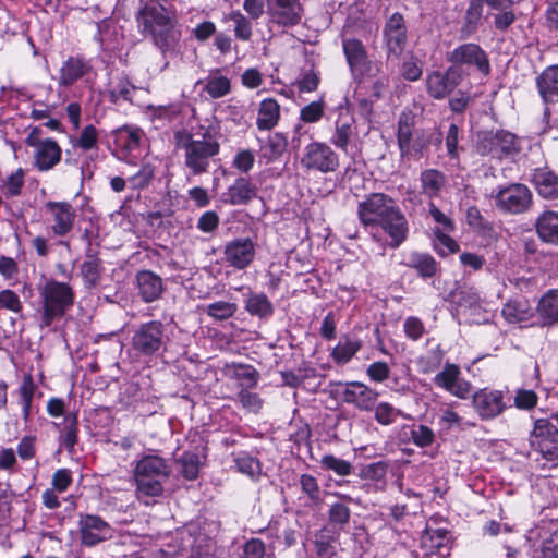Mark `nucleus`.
I'll use <instances>...</instances> for the list:
<instances>
[{"mask_svg": "<svg viewBox=\"0 0 558 558\" xmlns=\"http://www.w3.org/2000/svg\"><path fill=\"white\" fill-rule=\"evenodd\" d=\"M352 76L357 81H363L366 77H375L381 73L383 63L378 60H372L368 53L352 66L349 68Z\"/></svg>", "mask_w": 558, "mask_h": 558, "instance_id": "47", "label": "nucleus"}, {"mask_svg": "<svg viewBox=\"0 0 558 558\" xmlns=\"http://www.w3.org/2000/svg\"><path fill=\"white\" fill-rule=\"evenodd\" d=\"M449 543V532L445 529H426L421 536V547L427 556H448L450 551Z\"/></svg>", "mask_w": 558, "mask_h": 558, "instance_id": "26", "label": "nucleus"}, {"mask_svg": "<svg viewBox=\"0 0 558 558\" xmlns=\"http://www.w3.org/2000/svg\"><path fill=\"white\" fill-rule=\"evenodd\" d=\"M288 146L287 138L281 133H274L268 136L267 141L260 145L259 162L269 165L277 161L286 151Z\"/></svg>", "mask_w": 558, "mask_h": 558, "instance_id": "35", "label": "nucleus"}, {"mask_svg": "<svg viewBox=\"0 0 558 558\" xmlns=\"http://www.w3.org/2000/svg\"><path fill=\"white\" fill-rule=\"evenodd\" d=\"M168 342L167 324L151 319L133 327L130 351L138 361H151L162 355Z\"/></svg>", "mask_w": 558, "mask_h": 558, "instance_id": "4", "label": "nucleus"}, {"mask_svg": "<svg viewBox=\"0 0 558 558\" xmlns=\"http://www.w3.org/2000/svg\"><path fill=\"white\" fill-rule=\"evenodd\" d=\"M256 256V243L251 238H235L226 243L223 259L232 268L244 270Z\"/></svg>", "mask_w": 558, "mask_h": 558, "instance_id": "14", "label": "nucleus"}, {"mask_svg": "<svg viewBox=\"0 0 558 558\" xmlns=\"http://www.w3.org/2000/svg\"><path fill=\"white\" fill-rule=\"evenodd\" d=\"M225 375L240 381L241 388H255L258 384L259 373L248 364L232 363L226 365Z\"/></svg>", "mask_w": 558, "mask_h": 558, "instance_id": "37", "label": "nucleus"}, {"mask_svg": "<svg viewBox=\"0 0 558 558\" xmlns=\"http://www.w3.org/2000/svg\"><path fill=\"white\" fill-rule=\"evenodd\" d=\"M75 292L72 286L50 279L38 289L36 317L40 329L50 328L61 320L74 305Z\"/></svg>", "mask_w": 558, "mask_h": 558, "instance_id": "3", "label": "nucleus"}, {"mask_svg": "<svg viewBox=\"0 0 558 558\" xmlns=\"http://www.w3.org/2000/svg\"><path fill=\"white\" fill-rule=\"evenodd\" d=\"M300 486L303 494H305L314 506H320L323 504V494L318 481L311 474H302L300 476Z\"/></svg>", "mask_w": 558, "mask_h": 558, "instance_id": "56", "label": "nucleus"}, {"mask_svg": "<svg viewBox=\"0 0 558 558\" xmlns=\"http://www.w3.org/2000/svg\"><path fill=\"white\" fill-rule=\"evenodd\" d=\"M535 85L545 105L544 118H551V105L558 104V64L546 66L536 77Z\"/></svg>", "mask_w": 558, "mask_h": 558, "instance_id": "19", "label": "nucleus"}, {"mask_svg": "<svg viewBox=\"0 0 558 558\" xmlns=\"http://www.w3.org/2000/svg\"><path fill=\"white\" fill-rule=\"evenodd\" d=\"M472 407L482 421H490L507 409L504 391L482 388L472 395Z\"/></svg>", "mask_w": 558, "mask_h": 558, "instance_id": "11", "label": "nucleus"}, {"mask_svg": "<svg viewBox=\"0 0 558 558\" xmlns=\"http://www.w3.org/2000/svg\"><path fill=\"white\" fill-rule=\"evenodd\" d=\"M60 437L62 446L69 452L73 451L78 440V420L76 413L65 415Z\"/></svg>", "mask_w": 558, "mask_h": 558, "instance_id": "50", "label": "nucleus"}, {"mask_svg": "<svg viewBox=\"0 0 558 558\" xmlns=\"http://www.w3.org/2000/svg\"><path fill=\"white\" fill-rule=\"evenodd\" d=\"M280 119V106L275 98H266L260 101L256 125L262 131L275 128Z\"/></svg>", "mask_w": 558, "mask_h": 558, "instance_id": "39", "label": "nucleus"}, {"mask_svg": "<svg viewBox=\"0 0 558 558\" xmlns=\"http://www.w3.org/2000/svg\"><path fill=\"white\" fill-rule=\"evenodd\" d=\"M78 529L83 545L92 547L111 537V527L99 515L80 514Z\"/></svg>", "mask_w": 558, "mask_h": 558, "instance_id": "20", "label": "nucleus"}, {"mask_svg": "<svg viewBox=\"0 0 558 558\" xmlns=\"http://www.w3.org/2000/svg\"><path fill=\"white\" fill-rule=\"evenodd\" d=\"M532 436L548 444L549 448L558 446V428L548 418H538L534 423Z\"/></svg>", "mask_w": 558, "mask_h": 558, "instance_id": "48", "label": "nucleus"}, {"mask_svg": "<svg viewBox=\"0 0 558 558\" xmlns=\"http://www.w3.org/2000/svg\"><path fill=\"white\" fill-rule=\"evenodd\" d=\"M85 259L80 266V274L86 290H93L100 286L105 267L96 248H85Z\"/></svg>", "mask_w": 558, "mask_h": 558, "instance_id": "21", "label": "nucleus"}, {"mask_svg": "<svg viewBox=\"0 0 558 558\" xmlns=\"http://www.w3.org/2000/svg\"><path fill=\"white\" fill-rule=\"evenodd\" d=\"M338 536L328 526L314 534V558H332L337 554Z\"/></svg>", "mask_w": 558, "mask_h": 558, "instance_id": "38", "label": "nucleus"}, {"mask_svg": "<svg viewBox=\"0 0 558 558\" xmlns=\"http://www.w3.org/2000/svg\"><path fill=\"white\" fill-rule=\"evenodd\" d=\"M326 102L323 97L312 101L300 110V120L304 123H317L324 117Z\"/></svg>", "mask_w": 558, "mask_h": 558, "instance_id": "59", "label": "nucleus"}, {"mask_svg": "<svg viewBox=\"0 0 558 558\" xmlns=\"http://www.w3.org/2000/svg\"><path fill=\"white\" fill-rule=\"evenodd\" d=\"M383 40L387 61L399 60L409 41L407 21L401 13L395 12L386 20Z\"/></svg>", "mask_w": 558, "mask_h": 558, "instance_id": "8", "label": "nucleus"}, {"mask_svg": "<svg viewBox=\"0 0 558 558\" xmlns=\"http://www.w3.org/2000/svg\"><path fill=\"white\" fill-rule=\"evenodd\" d=\"M233 463L238 472L246 475L254 482H258L262 476V463L259 459L247 452L241 451L233 454Z\"/></svg>", "mask_w": 558, "mask_h": 558, "instance_id": "45", "label": "nucleus"}, {"mask_svg": "<svg viewBox=\"0 0 558 558\" xmlns=\"http://www.w3.org/2000/svg\"><path fill=\"white\" fill-rule=\"evenodd\" d=\"M476 151L482 156L502 159L520 153L521 140L506 130H496L478 133Z\"/></svg>", "mask_w": 558, "mask_h": 558, "instance_id": "7", "label": "nucleus"}, {"mask_svg": "<svg viewBox=\"0 0 558 558\" xmlns=\"http://www.w3.org/2000/svg\"><path fill=\"white\" fill-rule=\"evenodd\" d=\"M484 0H470L463 16L461 33L470 36L476 33L483 23Z\"/></svg>", "mask_w": 558, "mask_h": 558, "instance_id": "41", "label": "nucleus"}, {"mask_svg": "<svg viewBox=\"0 0 558 558\" xmlns=\"http://www.w3.org/2000/svg\"><path fill=\"white\" fill-rule=\"evenodd\" d=\"M320 465L324 470L332 471L339 476H348L353 470V466L349 461L337 458L333 454L323 456Z\"/></svg>", "mask_w": 558, "mask_h": 558, "instance_id": "60", "label": "nucleus"}, {"mask_svg": "<svg viewBox=\"0 0 558 558\" xmlns=\"http://www.w3.org/2000/svg\"><path fill=\"white\" fill-rule=\"evenodd\" d=\"M389 238L388 246L398 248L409 236V222L401 208L378 226Z\"/></svg>", "mask_w": 558, "mask_h": 558, "instance_id": "25", "label": "nucleus"}, {"mask_svg": "<svg viewBox=\"0 0 558 558\" xmlns=\"http://www.w3.org/2000/svg\"><path fill=\"white\" fill-rule=\"evenodd\" d=\"M142 135L143 132L140 128L131 125L118 128L112 132L116 146L128 154L140 148Z\"/></svg>", "mask_w": 558, "mask_h": 558, "instance_id": "36", "label": "nucleus"}, {"mask_svg": "<svg viewBox=\"0 0 558 558\" xmlns=\"http://www.w3.org/2000/svg\"><path fill=\"white\" fill-rule=\"evenodd\" d=\"M93 65L90 60L81 56L69 57L59 71V86L69 87L75 82L90 74Z\"/></svg>", "mask_w": 558, "mask_h": 558, "instance_id": "22", "label": "nucleus"}, {"mask_svg": "<svg viewBox=\"0 0 558 558\" xmlns=\"http://www.w3.org/2000/svg\"><path fill=\"white\" fill-rule=\"evenodd\" d=\"M136 283L138 295L145 303L159 300L165 290L161 277L151 270L137 271Z\"/></svg>", "mask_w": 558, "mask_h": 558, "instance_id": "28", "label": "nucleus"}, {"mask_svg": "<svg viewBox=\"0 0 558 558\" xmlns=\"http://www.w3.org/2000/svg\"><path fill=\"white\" fill-rule=\"evenodd\" d=\"M229 203L232 205L247 204L256 197V187L248 179L239 178L228 189Z\"/></svg>", "mask_w": 558, "mask_h": 558, "instance_id": "44", "label": "nucleus"}, {"mask_svg": "<svg viewBox=\"0 0 558 558\" xmlns=\"http://www.w3.org/2000/svg\"><path fill=\"white\" fill-rule=\"evenodd\" d=\"M269 21L282 27H293L301 22L303 8L300 0H267Z\"/></svg>", "mask_w": 558, "mask_h": 558, "instance_id": "18", "label": "nucleus"}, {"mask_svg": "<svg viewBox=\"0 0 558 558\" xmlns=\"http://www.w3.org/2000/svg\"><path fill=\"white\" fill-rule=\"evenodd\" d=\"M392 199L385 193H371L357 204V218L364 227L372 226V220Z\"/></svg>", "mask_w": 558, "mask_h": 558, "instance_id": "30", "label": "nucleus"}, {"mask_svg": "<svg viewBox=\"0 0 558 558\" xmlns=\"http://www.w3.org/2000/svg\"><path fill=\"white\" fill-rule=\"evenodd\" d=\"M134 90V85H132L126 76L117 77L109 84V100L113 104H118L120 100L131 101Z\"/></svg>", "mask_w": 558, "mask_h": 558, "instance_id": "51", "label": "nucleus"}, {"mask_svg": "<svg viewBox=\"0 0 558 558\" xmlns=\"http://www.w3.org/2000/svg\"><path fill=\"white\" fill-rule=\"evenodd\" d=\"M170 466L166 459L157 454H146L136 463L134 477L136 482L137 498L149 504L145 498L159 497L163 493V486L156 483H149L146 477H169Z\"/></svg>", "mask_w": 558, "mask_h": 558, "instance_id": "5", "label": "nucleus"}, {"mask_svg": "<svg viewBox=\"0 0 558 558\" xmlns=\"http://www.w3.org/2000/svg\"><path fill=\"white\" fill-rule=\"evenodd\" d=\"M415 116L409 112H401L397 128V143L399 150L408 144L415 133Z\"/></svg>", "mask_w": 558, "mask_h": 558, "instance_id": "53", "label": "nucleus"}, {"mask_svg": "<svg viewBox=\"0 0 558 558\" xmlns=\"http://www.w3.org/2000/svg\"><path fill=\"white\" fill-rule=\"evenodd\" d=\"M463 78L462 70L451 65L446 71H433L426 77L427 94L437 100L446 98Z\"/></svg>", "mask_w": 558, "mask_h": 558, "instance_id": "12", "label": "nucleus"}, {"mask_svg": "<svg viewBox=\"0 0 558 558\" xmlns=\"http://www.w3.org/2000/svg\"><path fill=\"white\" fill-rule=\"evenodd\" d=\"M401 265L413 269L424 280L435 277L440 270L439 263L433 255L418 251H412L403 255Z\"/></svg>", "mask_w": 558, "mask_h": 558, "instance_id": "23", "label": "nucleus"}, {"mask_svg": "<svg viewBox=\"0 0 558 558\" xmlns=\"http://www.w3.org/2000/svg\"><path fill=\"white\" fill-rule=\"evenodd\" d=\"M389 466L388 461H376L362 465L359 470V477L364 481L381 483L380 488L384 489Z\"/></svg>", "mask_w": 558, "mask_h": 558, "instance_id": "49", "label": "nucleus"}, {"mask_svg": "<svg viewBox=\"0 0 558 558\" xmlns=\"http://www.w3.org/2000/svg\"><path fill=\"white\" fill-rule=\"evenodd\" d=\"M362 348V341L357 337L343 336L331 352V357L337 364L348 363Z\"/></svg>", "mask_w": 558, "mask_h": 558, "instance_id": "42", "label": "nucleus"}, {"mask_svg": "<svg viewBox=\"0 0 558 558\" xmlns=\"http://www.w3.org/2000/svg\"><path fill=\"white\" fill-rule=\"evenodd\" d=\"M535 228L543 242L558 246V211L542 213L536 219Z\"/></svg>", "mask_w": 558, "mask_h": 558, "instance_id": "33", "label": "nucleus"}, {"mask_svg": "<svg viewBox=\"0 0 558 558\" xmlns=\"http://www.w3.org/2000/svg\"><path fill=\"white\" fill-rule=\"evenodd\" d=\"M337 393L342 402L351 404L360 411L372 412L377 403L379 393L361 381L336 383Z\"/></svg>", "mask_w": 558, "mask_h": 558, "instance_id": "10", "label": "nucleus"}, {"mask_svg": "<svg viewBox=\"0 0 558 558\" xmlns=\"http://www.w3.org/2000/svg\"><path fill=\"white\" fill-rule=\"evenodd\" d=\"M373 411L377 423L385 426L391 425L396 421L397 416L402 414L401 410L396 409L388 402L375 404Z\"/></svg>", "mask_w": 558, "mask_h": 558, "instance_id": "61", "label": "nucleus"}, {"mask_svg": "<svg viewBox=\"0 0 558 558\" xmlns=\"http://www.w3.org/2000/svg\"><path fill=\"white\" fill-rule=\"evenodd\" d=\"M327 514L330 525L344 530L350 523L351 509L345 502L337 501L330 505Z\"/></svg>", "mask_w": 558, "mask_h": 558, "instance_id": "54", "label": "nucleus"}, {"mask_svg": "<svg viewBox=\"0 0 558 558\" xmlns=\"http://www.w3.org/2000/svg\"><path fill=\"white\" fill-rule=\"evenodd\" d=\"M532 204V193L527 186L515 183L510 184L496 195V205L499 209L510 214H521Z\"/></svg>", "mask_w": 558, "mask_h": 558, "instance_id": "13", "label": "nucleus"}, {"mask_svg": "<svg viewBox=\"0 0 558 558\" xmlns=\"http://www.w3.org/2000/svg\"><path fill=\"white\" fill-rule=\"evenodd\" d=\"M535 313L537 326L551 328L558 325V289H550L539 298Z\"/></svg>", "mask_w": 558, "mask_h": 558, "instance_id": "27", "label": "nucleus"}, {"mask_svg": "<svg viewBox=\"0 0 558 558\" xmlns=\"http://www.w3.org/2000/svg\"><path fill=\"white\" fill-rule=\"evenodd\" d=\"M135 14L140 34L153 43L163 58H174L181 50L182 31L177 11L155 0H138Z\"/></svg>", "mask_w": 558, "mask_h": 558, "instance_id": "1", "label": "nucleus"}, {"mask_svg": "<svg viewBox=\"0 0 558 558\" xmlns=\"http://www.w3.org/2000/svg\"><path fill=\"white\" fill-rule=\"evenodd\" d=\"M181 464V474L185 480L193 481L198 476L199 458L195 453H183L179 460Z\"/></svg>", "mask_w": 558, "mask_h": 558, "instance_id": "62", "label": "nucleus"}, {"mask_svg": "<svg viewBox=\"0 0 558 558\" xmlns=\"http://www.w3.org/2000/svg\"><path fill=\"white\" fill-rule=\"evenodd\" d=\"M342 49L349 68L368 53L364 44L357 38L342 39Z\"/></svg>", "mask_w": 558, "mask_h": 558, "instance_id": "57", "label": "nucleus"}, {"mask_svg": "<svg viewBox=\"0 0 558 558\" xmlns=\"http://www.w3.org/2000/svg\"><path fill=\"white\" fill-rule=\"evenodd\" d=\"M219 128L213 124L198 125L191 130H179L174 133V145L183 154V165L192 175L209 172L211 161L220 153Z\"/></svg>", "mask_w": 558, "mask_h": 558, "instance_id": "2", "label": "nucleus"}, {"mask_svg": "<svg viewBox=\"0 0 558 558\" xmlns=\"http://www.w3.org/2000/svg\"><path fill=\"white\" fill-rule=\"evenodd\" d=\"M244 308L251 316L262 320L269 319L275 313L274 304L264 292L250 291L244 302Z\"/></svg>", "mask_w": 558, "mask_h": 558, "instance_id": "34", "label": "nucleus"}, {"mask_svg": "<svg viewBox=\"0 0 558 558\" xmlns=\"http://www.w3.org/2000/svg\"><path fill=\"white\" fill-rule=\"evenodd\" d=\"M448 61L456 66L457 64L474 66L485 76L490 73L488 56L477 44L468 43L458 46L450 52Z\"/></svg>", "mask_w": 558, "mask_h": 558, "instance_id": "17", "label": "nucleus"}, {"mask_svg": "<svg viewBox=\"0 0 558 558\" xmlns=\"http://www.w3.org/2000/svg\"><path fill=\"white\" fill-rule=\"evenodd\" d=\"M434 384L459 399L471 396V383L461 377L460 367L453 363L445 364L442 371L435 375Z\"/></svg>", "mask_w": 558, "mask_h": 558, "instance_id": "16", "label": "nucleus"}, {"mask_svg": "<svg viewBox=\"0 0 558 558\" xmlns=\"http://www.w3.org/2000/svg\"><path fill=\"white\" fill-rule=\"evenodd\" d=\"M299 165L304 172L327 174L339 169L340 158L329 144L312 141L302 149Z\"/></svg>", "mask_w": 558, "mask_h": 558, "instance_id": "6", "label": "nucleus"}, {"mask_svg": "<svg viewBox=\"0 0 558 558\" xmlns=\"http://www.w3.org/2000/svg\"><path fill=\"white\" fill-rule=\"evenodd\" d=\"M356 135L354 117L349 112H340L335 122V131L329 140L330 144L347 154L350 143Z\"/></svg>", "mask_w": 558, "mask_h": 558, "instance_id": "24", "label": "nucleus"}, {"mask_svg": "<svg viewBox=\"0 0 558 558\" xmlns=\"http://www.w3.org/2000/svg\"><path fill=\"white\" fill-rule=\"evenodd\" d=\"M501 315L510 324L524 323L534 316V308L526 298H514L504 304Z\"/></svg>", "mask_w": 558, "mask_h": 558, "instance_id": "31", "label": "nucleus"}, {"mask_svg": "<svg viewBox=\"0 0 558 558\" xmlns=\"http://www.w3.org/2000/svg\"><path fill=\"white\" fill-rule=\"evenodd\" d=\"M238 311V304L229 301H215L205 307L207 316L215 320H227L231 318Z\"/></svg>", "mask_w": 558, "mask_h": 558, "instance_id": "55", "label": "nucleus"}, {"mask_svg": "<svg viewBox=\"0 0 558 558\" xmlns=\"http://www.w3.org/2000/svg\"><path fill=\"white\" fill-rule=\"evenodd\" d=\"M405 337L412 341L420 340L425 333L426 328L421 318L416 316H409L403 324Z\"/></svg>", "mask_w": 558, "mask_h": 558, "instance_id": "63", "label": "nucleus"}, {"mask_svg": "<svg viewBox=\"0 0 558 558\" xmlns=\"http://www.w3.org/2000/svg\"><path fill=\"white\" fill-rule=\"evenodd\" d=\"M265 553V543L259 538H251L243 544L240 558H264Z\"/></svg>", "mask_w": 558, "mask_h": 558, "instance_id": "64", "label": "nucleus"}, {"mask_svg": "<svg viewBox=\"0 0 558 558\" xmlns=\"http://www.w3.org/2000/svg\"><path fill=\"white\" fill-rule=\"evenodd\" d=\"M46 211L50 215L49 231L53 236L64 238L74 228L76 209L69 202L49 201L45 204Z\"/></svg>", "mask_w": 558, "mask_h": 558, "instance_id": "15", "label": "nucleus"}, {"mask_svg": "<svg viewBox=\"0 0 558 558\" xmlns=\"http://www.w3.org/2000/svg\"><path fill=\"white\" fill-rule=\"evenodd\" d=\"M410 430V438L412 442L418 448H427L436 440L435 432L424 424L404 425L402 428Z\"/></svg>", "mask_w": 558, "mask_h": 558, "instance_id": "52", "label": "nucleus"}, {"mask_svg": "<svg viewBox=\"0 0 558 558\" xmlns=\"http://www.w3.org/2000/svg\"><path fill=\"white\" fill-rule=\"evenodd\" d=\"M422 193L428 198H435L440 195L446 185V175L437 169H426L420 174Z\"/></svg>", "mask_w": 558, "mask_h": 558, "instance_id": "40", "label": "nucleus"}, {"mask_svg": "<svg viewBox=\"0 0 558 558\" xmlns=\"http://www.w3.org/2000/svg\"><path fill=\"white\" fill-rule=\"evenodd\" d=\"M229 16L234 24L235 38L241 41H250L253 36V28L250 19L240 11H232Z\"/></svg>", "mask_w": 558, "mask_h": 558, "instance_id": "58", "label": "nucleus"}, {"mask_svg": "<svg viewBox=\"0 0 558 558\" xmlns=\"http://www.w3.org/2000/svg\"><path fill=\"white\" fill-rule=\"evenodd\" d=\"M203 90L214 99L225 97L231 92V81L221 75L219 69H215L204 80Z\"/></svg>", "mask_w": 558, "mask_h": 558, "instance_id": "43", "label": "nucleus"}, {"mask_svg": "<svg viewBox=\"0 0 558 558\" xmlns=\"http://www.w3.org/2000/svg\"><path fill=\"white\" fill-rule=\"evenodd\" d=\"M62 149L52 138H45L34 151V166L41 172L53 169L61 160Z\"/></svg>", "mask_w": 558, "mask_h": 558, "instance_id": "29", "label": "nucleus"}, {"mask_svg": "<svg viewBox=\"0 0 558 558\" xmlns=\"http://www.w3.org/2000/svg\"><path fill=\"white\" fill-rule=\"evenodd\" d=\"M527 538L533 542L534 558H558V520L542 519Z\"/></svg>", "mask_w": 558, "mask_h": 558, "instance_id": "9", "label": "nucleus"}, {"mask_svg": "<svg viewBox=\"0 0 558 558\" xmlns=\"http://www.w3.org/2000/svg\"><path fill=\"white\" fill-rule=\"evenodd\" d=\"M429 144L430 138L426 135L425 131L417 130L412 136V140L400 149V156L403 159L418 160L423 157Z\"/></svg>", "mask_w": 558, "mask_h": 558, "instance_id": "46", "label": "nucleus"}, {"mask_svg": "<svg viewBox=\"0 0 558 558\" xmlns=\"http://www.w3.org/2000/svg\"><path fill=\"white\" fill-rule=\"evenodd\" d=\"M532 183L542 197L553 199L558 196V175L548 167L534 169Z\"/></svg>", "mask_w": 558, "mask_h": 558, "instance_id": "32", "label": "nucleus"}]
</instances>
